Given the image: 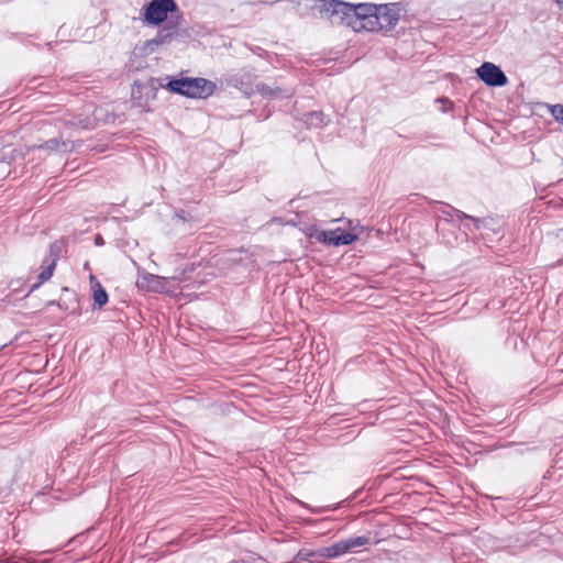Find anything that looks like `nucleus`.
<instances>
[{
    "label": "nucleus",
    "mask_w": 563,
    "mask_h": 563,
    "mask_svg": "<svg viewBox=\"0 0 563 563\" xmlns=\"http://www.w3.org/2000/svg\"><path fill=\"white\" fill-rule=\"evenodd\" d=\"M345 554L342 541H338L330 547L319 549V558L322 560L335 559Z\"/></svg>",
    "instance_id": "nucleus-10"
},
{
    "label": "nucleus",
    "mask_w": 563,
    "mask_h": 563,
    "mask_svg": "<svg viewBox=\"0 0 563 563\" xmlns=\"http://www.w3.org/2000/svg\"><path fill=\"white\" fill-rule=\"evenodd\" d=\"M335 232L333 230H320L317 228H311L309 232V238L316 240L319 243H323L325 245H332V239Z\"/></svg>",
    "instance_id": "nucleus-15"
},
{
    "label": "nucleus",
    "mask_w": 563,
    "mask_h": 563,
    "mask_svg": "<svg viewBox=\"0 0 563 563\" xmlns=\"http://www.w3.org/2000/svg\"><path fill=\"white\" fill-rule=\"evenodd\" d=\"M166 88L172 92L188 97L206 99L212 96L217 89V85L206 78L181 77L170 79Z\"/></svg>",
    "instance_id": "nucleus-3"
},
{
    "label": "nucleus",
    "mask_w": 563,
    "mask_h": 563,
    "mask_svg": "<svg viewBox=\"0 0 563 563\" xmlns=\"http://www.w3.org/2000/svg\"><path fill=\"white\" fill-rule=\"evenodd\" d=\"M95 243H96V245H103L104 242H103V239H102V236L100 234H97L95 236Z\"/></svg>",
    "instance_id": "nucleus-23"
},
{
    "label": "nucleus",
    "mask_w": 563,
    "mask_h": 563,
    "mask_svg": "<svg viewBox=\"0 0 563 563\" xmlns=\"http://www.w3.org/2000/svg\"><path fill=\"white\" fill-rule=\"evenodd\" d=\"M343 543V548L345 553L352 552L355 548H361L367 545L371 542L369 536H358L351 537L344 540H341Z\"/></svg>",
    "instance_id": "nucleus-13"
},
{
    "label": "nucleus",
    "mask_w": 563,
    "mask_h": 563,
    "mask_svg": "<svg viewBox=\"0 0 563 563\" xmlns=\"http://www.w3.org/2000/svg\"><path fill=\"white\" fill-rule=\"evenodd\" d=\"M183 13L175 0H151L143 7L142 21L146 25L163 26L148 41L147 46L169 44L179 35Z\"/></svg>",
    "instance_id": "nucleus-1"
},
{
    "label": "nucleus",
    "mask_w": 563,
    "mask_h": 563,
    "mask_svg": "<svg viewBox=\"0 0 563 563\" xmlns=\"http://www.w3.org/2000/svg\"><path fill=\"white\" fill-rule=\"evenodd\" d=\"M549 109L555 121L563 124V104L549 106Z\"/></svg>",
    "instance_id": "nucleus-20"
},
{
    "label": "nucleus",
    "mask_w": 563,
    "mask_h": 563,
    "mask_svg": "<svg viewBox=\"0 0 563 563\" xmlns=\"http://www.w3.org/2000/svg\"><path fill=\"white\" fill-rule=\"evenodd\" d=\"M434 205L437 206L434 208V211L441 217L445 222L454 223L455 221L461 220H470L474 223V227L476 229H479V224L482 223V220L478 218H474L472 216H468L464 213L463 211L452 207L451 205L441 202V201H434Z\"/></svg>",
    "instance_id": "nucleus-6"
},
{
    "label": "nucleus",
    "mask_w": 563,
    "mask_h": 563,
    "mask_svg": "<svg viewBox=\"0 0 563 563\" xmlns=\"http://www.w3.org/2000/svg\"><path fill=\"white\" fill-rule=\"evenodd\" d=\"M255 74L247 68L230 70L223 75L221 82L228 87H233L241 91L246 98L255 95Z\"/></svg>",
    "instance_id": "nucleus-4"
},
{
    "label": "nucleus",
    "mask_w": 563,
    "mask_h": 563,
    "mask_svg": "<svg viewBox=\"0 0 563 563\" xmlns=\"http://www.w3.org/2000/svg\"><path fill=\"white\" fill-rule=\"evenodd\" d=\"M554 1L558 3V5H559L561 9H563V0H554Z\"/></svg>",
    "instance_id": "nucleus-25"
},
{
    "label": "nucleus",
    "mask_w": 563,
    "mask_h": 563,
    "mask_svg": "<svg viewBox=\"0 0 563 563\" xmlns=\"http://www.w3.org/2000/svg\"><path fill=\"white\" fill-rule=\"evenodd\" d=\"M55 267V261H43L42 271L37 276V283L32 285L31 290L38 288L42 284L47 282L52 277Z\"/></svg>",
    "instance_id": "nucleus-11"
},
{
    "label": "nucleus",
    "mask_w": 563,
    "mask_h": 563,
    "mask_svg": "<svg viewBox=\"0 0 563 563\" xmlns=\"http://www.w3.org/2000/svg\"><path fill=\"white\" fill-rule=\"evenodd\" d=\"M60 145H65V142H63L60 139H49L48 141L44 142L43 144L38 145L37 148L40 150H47V151H56Z\"/></svg>",
    "instance_id": "nucleus-19"
},
{
    "label": "nucleus",
    "mask_w": 563,
    "mask_h": 563,
    "mask_svg": "<svg viewBox=\"0 0 563 563\" xmlns=\"http://www.w3.org/2000/svg\"><path fill=\"white\" fill-rule=\"evenodd\" d=\"M376 7L373 3L351 4L341 0H321L318 8L320 14L332 24L345 25L355 32H371Z\"/></svg>",
    "instance_id": "nucleus-2"
},
{
    "label": "nucleus",
    "mask_w": 563,
    "mask_h": 563,
    "mask_svg": "<svg viewBox=\"0 0 563 563\" xmlns=\"http://www.w3.org/2000/svg\"><path fill=\"white\" fill-rule=\"evenodd\" d=\"M62 252V245L58 242H54L49 245V260L48 261H55V264L57 263V260L60 256Z\"/></svg>",
    "instance_id": "nucleus-22"
},
{
    "label": "nucleus",
    "mask_w": 563,
    "mask_h": 563,
    "mask_svg": "<svg viewBox=\"0 0 563 563\" xmlns=\"http://www.w3.org/2000/svg\"><path fill=\"white\" fill-rule=\"evenodd\" d=\"M508 79L505 73L495 65V87H503L507 84Z\"/></svg>",
    "instance_id": "nucleus-21"
},
{
    "label": "nucleus",
    "mask_w": 563,
    "mask_h": 563,
    "mask_svg": "<svg viewBox=\"0 0 563 563\" xmlns=\"http://www.w3.org/2000/svg\"><path fill=\"white\" fill-rule=\"evenodd\" d=\"M316 558H319V550L301 549L295 555L294 560L289 563H299L301 561H308L310 563H317Z\"/></svg>",
    "instance_id": "nucleus-17"
},
{
    "label": "nucleus",
    "mask_w": 563,
    "mask_h": 563,
    "mask_svg": "<svg viewBox=\"0 0 563 563\" xmlns=\"http://www.w3.org/2000/svg\"><path fill=\"white\" fill-rule=\"evenodd\" d=\"M90 280L92 283V296L95 306L100 309L108 302V294L95 276H90Z\"/></svg>",
    "instance_id": "nucleus-9"
},
{
    "label": "nucleus",
    "mask_w": 563,
    "mask_h": 563,
    "mask_svg": "<svg viewBox=\"0 0 563 563\" xmlns=\"http://www.w3.org/2000/svg\"><path fill=\"white\" fill-rule=\"evenodd\" d=\"M376 9L371 32L393 30L399 21V10L395 4H379Z\"/></svg>",
    "instance_id": "nucleus-5"
},
{
    "label": "nucleus",
    "mask_w": 563,
    "mask_h": 563,
    "mask_svg": "<svg viewBox=\"0 0 563 563\" xmlns=\"http://www.w3.org/2000/svg\"><path fill=\"white\" fill-rule=\"evenodd\" d=\"M137 286L148 291H157L162 287V282L158 276L146 274L137 282Z\"/></svg>",
    "instance_id": "nucleus-14"
},
{
    "label": "nucleus",
    "mask_w": 563,
    "mask_h": 563,
    "mask_svg": "<svg viewBox=\"0 0 563 563\" xmlns=\"http://www.w3.org/2000/svg\"><path fill=\"white\" fill-rule=\"evenodd\" d=\"M476 74L488 87H493V62H485L476 69Z\"/></svg>",
    "instance_id": "nucleus-16"
},
{
    "label": "nucleus",
    "mask_w": 563,
    "mask_h": 563,
    "mask_svg": "<svg viewBox=\"0 0 563 563\" xmlns=\"http://www.w3.org/2000/svg\"><path fill=\"white\" fill-rule=\"evenodd\" d=\"M65 123L70 126L75 128H81V129H89L92 125V119L88 115L86 117H77L69 120H66Z\"/></svg>",
    "instance_id": "nucleus-18"
},
{
    "label": "nucleus",
    "mask_w": 563,
    "mask_h": 563,
    "mask_svg": "<svg viewBox=\"0 0 563 563\" xmlns=\"http://www.w3.org/2000/svg\"><path fill=\"white\" fill-rule=\"evenodd\" d=\"M302 121L308 128H322L329 123V118L322 111H310L303 114Z\"/></svg>",
    "instance_id": "nucleus-8"
},
{
    "label": "nucleus",
    "mask_w": 563,
    "mask_h": 563,
    "mask_svg": "<svg viewBox=\"0 0 563 563\" xmlns=\"http://www.w3.org/2000/svg\"><path fill=\"white\" fill-rule=\"evenodd\" d=\"M254 90L255 93H260L262 97L268 99H283L290 98L292 96L291 89H283L279 87L272 88L263 82L255 84Z\"/></svg>",
    "instance_id": "nucleus-7"
},
{
    "label": "nucleus",
    "mask_w": 563,
    "mask_h": 563,
    "mask_svg": "<svg viewBox=\"0 0 563 563\" xmlns=\"http://www.w3.org/2000/svg\"><path fill=\"white\" fill-rule=\"evenodd\" d=\"M438 101L445 102V103L452 106V102H450L448 99H444V98H440V99H438Z\"/></svg>",
    "instance_id": "nucleus-24"
},
{
    "label": "nucleus",
    "mask_w": 563,
    "mask_h": 563,
    "mask_svg": "<svg viewBox=\"0 0 563 563\" xmlns=\"http://www.w3.org/2000/svg\"><path fill=\"white\" fill-rule=\"evenodd\" d=\"M333 232L335 233L332 239V246L350 245L357 239L356 234L346 232L340 228L333 230Z\"/></svg>",
    "instance_id": "nucleus-12"
}]
</instances>
